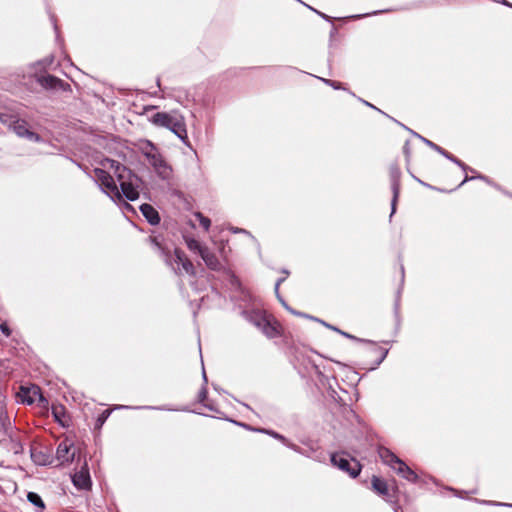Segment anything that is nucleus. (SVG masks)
<instances>
[{"instance_id":"nucleus-1","label":"nucleus","mask_w":512,"mask_h":512,"mask_svg":"<svg viewBox=\"0 0 512 512\" xmlns=\"http://www.w3.org/2000/svg\"><path fill=\"white\" fill-rule=\"evenodd\" d=\"M102 166L112 170L117 177L121 188V196H125L127 200L134 201L139 197L138 177L133 175L129 169L116 160L105 159Z\"/></svg>"},{"instance_id":"nucleus-2","label":"nucleus","mask_w":512,"mask_h":512,"mask_svg":"<svg viewBox=\"0 0 512 512\" xmlns=\"http://www.w3.org/2000/svg\"><path fill=\"white\" fill-rule=\"evenodd\" d=\"M150 122L157 127L166 128L170 130L181 141L186 143L188 136L185 118L179 112H157L151 116Z\"/></svg>"},{"instance_id":"nucleus-3","label":"nucleus","mask_w":512,"mask_h":512,"mask_svg":"<svg viewBox=\"0 0 512 512\" xmlns=\"http://www.w3.org/2000/svg\"><path fill=\"white\" fill-rule=\"evenodd\" d=\"M379 456L386 465L390 466L402 478L412 483H416L418 481V475L416 472L389 449L380 448Z\"/></svg>"},{"instance_id":"nucleus-4","label":"nucleus","mask_w":512,"mask_h":512,"mask_svg":"<svg viewBox=\"0 0 512 512\" xmlns=\"http://www.w3.org/2000/svg\"><path fill=\"white\" fill-rule=\"evenodd\" d=\"M106 169L107 168L104 166L103 168H95L93 171L94 178L102 191L107 194L113 201L121 200V194L116 185V182L113 176L107 172Z\"/></svg>"},{"instance_id":"nucleus-5","label":"nucleus","mask_w":512,"mask_h":512,"mask_svg":"<svg viewBox=\"0 0 512 512\" xmlns=\"http://www.w3.org/2000/svg\"><path fill=\"white\" fill-rule=\"evenodd\" d=\"M165 261L179 275L183 273L188 275L195 274V268L193 263L180 249H175L173 255L165 254Z\"/></svg>"},{"instance_id":"nucleus-6","label":"nucleus","mask_w":512,"mask_h":512,"mask_svg":"<svg viewBox=\"0 0 512 512\" xmlns=\"http://www.w3.org/2000/svg\"><path fill=\"white\" fill-rule=\"evenodd\" d=\"M331 463L353 478L358 476L361 471V465L356 460L352 459L351 463L350 460L339 453L331 455Z\"/></svg>"},{"instance_id":"nucleus-7","label":"nucleus","mask_w":512,"mask_h":512,"mask_svg":"<svg viewBox=\"0 0 512 512\" xmlns=\"http://www.w3.org/2000/svg\"><path fill=\"white\" fill-rule=\"evenodd\" d=\"M76 449L72 441L65 439L61 441L56 450L57 460L61 464H67L74 460Z\"/></svg>"},{"instance_id":"nucleus-8","label":"nucleus","mask_w":512,"mask_h":512,"mask_svg":"<svg viewBox=\"0 0 512 512\" xmlns=\"http://www.w3.org/2000/svg\"><path fill=\"white\" fill-rule=\"evenodd\" d=\"M390 173V180H391V188L393 192V198L391 202V215L390 217L395 213L396 211V203L399 197V191H400V175L401 172L397 165H392L389 170Z\"/></svg>"},{"instance_id":"nucleus-9","label":"nucleus","mask_w":512,"mask_h":512,"mask_svg":"<svg viewBox=\"0 0 512 512\" xmlns=\"http://www.w3.org/2000/svg\"><path fill=\"white\" fill-rule=\"evenodd\" d=\"M253 324L259 328L268 338H274L279 335V330L275 323L264 316H256L252 319Z\"/></svg>"},{"instance_id":"nucleus-10","label":"nucleus","mask_w":512,"mask_h":512,"mask_svg":"<svg viewBox=\"0 0 512 512\" xmlns=\"http://www.w3.org/2000/svg\"><path fill=\"white\" fill-rule=\"evenodd\" d=\"M74 486L79 490H88L91 487V478L89 469L85 463L81 469L72 476Z\"/></svg>"},{"instance_id":"nucleus-11","label":"nucleus","mask_w":512,"mask_h":512,"mask_svg":"<svg viewBox=\"0 0 512 512\" xmlns=\"http://www.w3.org/2000/svg\"><path fill=\"white\" fill-rule=\"evenodd\" d=\"M417 137H419L427 146H429L431 149H433L434 151L438 152L439 154H441L442 156H444L445 158H447L448 160H450L451 162L455 163L456 165H458L463 171H467L469 169V167L463 163L462 161H460L459 159H457L455 156H453L452 154H450L449 152H447L446 150H444L443 148H441L440 146H438L437 144L433 143L432 141L416 134Z\"/></svg>"},{"instance_id":"nucleus-12","label":"nucleus","mask_w":512,"mask_h":512,"mask_svg":"<svg viewBox=\"0 0 512 512\" xmlns=\"http://www.w3.org/2000/svg\"><path fill=\"white\" fill-rule=\"evenodd\" d=\"M12 129L19 137H25L32 141H39V136L28 129L25 121H16L13 124Z\"/></svg>"},{"instance_id":"nucleus-13","label":"nucleus","mask_w":512,"mask_h":512,"mask_svg":"<svg viewBox=\"0 0 512 512\" xmlns=\"http://www.w3.org/2000/svg\"><path fill=\"white\" fill-rule=\"evenodd\" d=\"M200 256L209 269L214 271L221 270V262L219 261L217 256L213 252H211L207 247L204 250H201Z\"/></svg>"},{"instance_id":"nucleus-14","label":"nucleus","mask_w":512,"mask_h":512,"mask_svg":"<svg viewBox=\"0 0 512 512\" xmlns=\"http://www.w3.org/2000/svg\"><path fill=\"white\" fill-rule=\"evenodd\" d=\"M39 83L45 87L50 89H63L65 90L67 87H69L68 83L63 82L62 80L58 79L55 76L52 75H45L39 78Z\"/></svg>"},{"instance_id":"nucleus-15","label":"nucleus","mask_w":512,"mask_h":512,"mask_svg":"<svg viewBox=\"0 0 512 512\" xmlns=\"http://www.w3.org/2000/svg\"><path fill=\"white\" fill-rule=\"evenodd\" d=\"M140 149H141L142 154L145 156V158L149 162V164L153 163L155 161H158L157 158L161 156V154L158 151V149L150 141H145L141 145Z\"/></svg>"},{"instance_id":"nucleus-16","label":"nucleus","mask_w":512,"mask_h":512,"mask_svg":"<svg viewBox=\"0 0 512 512\" xmlns=\"http://www.w3.org/2000/svg\"><path fill=\"white\" fill-rule=\"evenodd\" d=\"M157 159L158 161L150 163V165L154 168L159 177L162 179H168L172 173L170 166L165 162L162 155Z\"/></svg>"},{"instance_id":"nucleus-17","label":"nucleus","mask_w":512,"mask_h":512,"mask_svg":"<svg viewBox=\"0 0 512 512\" xmlns=\"http://www.w3.org/2000/svg\"><path fill=\"white\" fill-rule=\"evenodd\" d=\"M140 211L151 225L159 224L160 216L153 206L150 204H142L140 206Z\"/></svg>"},{"instance_id":"nucleus-18","label":"nucleus","mask_w":512,"mask_h":512,"mask_svg":"<svg viewBox=\"0 0 512 512\" xmlns=\"http://www.w3.org/2000/svg\"><path fill=\"white\" fill-rule=\"evenodd\" d=\"M372 487L373 489L380 495L388 494V485L387 483L377 476L372 477Z\"/></svg>"},{"instance_id":"nucleus-19","label":"nucleus","mask_w":512,"mask_h":512,"mask_svg":"<svg viewBox=\"0 0 512 512\" xmlns=\"http://www.w3.org/2000/svg\"><path fill=\"white\" fill-rule=\"evenodd\" d=\"M285 280V278H280L277 280L276 284H275V293L277 295V298L281 301V303L283 304V306L288 310L290 311L292 314L294 315H297V316H301V317H306V318H310V316L306 315V314H303L301 312H297L293 309H291L290 307H288V305L285 303V301L280 297L279 295V287L281 285V283ZM311 319L315 320L316 318H313L311 317Z\"/></svg>"},{"instance_id":"nucleus-20","label":"nucleus","mask_w":512,"mask_h":512,"mask_svg":"<svg viewBox=\"0 0 512 512\" xmlns=\"http://www.w3.org/2000/svg\"><path fill=\"white\" fill-rule=\"evenodd\" d=\"M28 501L37 508V512H43L45 504L39 494L35 492H29L27 494Z\"/></svg>"},{"instance_id":"nucleus-21","label":"nucleus","mask_w":512,"mask_h":512,"mask_svg":"<svg viewBox=\"0 0 512 512\" xmlns=\"http://www.w3.org/2000/svg\"><path fill=\"white\" fill-rule=\"evenodd\" d=\"M258 431L266 433V434L272 436L273 438L280 440L283 444H285L286 446H288L289 448H291L295 451H299V449L296 445L289 443L288 440L283 435H281L273 430L259 429Z\"/></svg>"},{"instance_id":"nucleus-22","label":"nucleus","mask_w":512,"mask_h":512,"mask_svg":"<svg viewBox=\"0 0 512 512\" xmlns=\"http://www.w3.org/2000/svg\"><path fill=\"white\" fill-rule=\"evenodd\" d=\"M187 247L193 251L198 252L199 255L201 254V250H204L206 247L202 246L197 240L193 238H189L186 240Z\"/></svg>"},{"instance_id":"nucleus-23","label":"nucleus","mask_w":512,"mask_h":512,"mask_svg":"<svg viewBox=\"0 0 512 512\" xmlns=\"http://www.w3.org/2000/svg\"><path fill=\"white\" fill-rule=\"evenodd\" d=\"M196 218L199 220V223L200 225L206 230L208 231L209 228H210V225H211V221L209 218L203 216L201 213H196L195 214Z\"/></svg>"},{"instance_id":"nucleus-24","label":"nucleus","mask_w":512,"mask_h":512,"mask_svg":"<svg viewBox=\"0 0 512 512\" xmlns=\"http://www.w3.org/2000/svg\"><path fill=\"white\" fill-rule=\"evenodd\" d=\"M64 414V410H63V407H56V408H53V415L55 417V419L62 425L63 422L61 421V418L60 416Z\"/></svg>"},{"instance_id":"nucleus-25","label":"nucleus","mask_w":512,"mask_h":512,"mask_svg":"<svg viewBox=\"0 0 512 512\" xmlns=\"http://www.w3.org/2000/svg\"><path fill=\"white\" fill-rule=\"evenodd\" d=\"M206 398H207V388L205 385H203L198 393V401L200 403H204Z\"/></svg>"},{"instance_id":"nucleus-26","label":"nucleus","mask_w":512,"mask_h":512,"mask_svg":"<svg viewBox=\"0 0 512 512\" xmlns=\"http://www.w3.org/2000/svg\"><path fill=\"white\" fill-rule=\"evenodd\" d=\"M0 330L7 337L10 336V334H11V330L6 323L0 324Z\"/></svg>"},{"instance_id":"nucleus-27","label":"nucleus","mask_w":512,"mask_h":512,"mask_svg":"<svg viewBox=\"0 0 512 512\" xmlns=\"http://www.w3.org/2000/svg\"><path fill=\"white\" fill-rule=\"evenodd\" d=\"M109 415H110L109 410L103 411L102 414L98 418V422L102 425L106 421V419L109 417Z\"/></svg>"},{"instance_id":"nucleus-28","label":"nucleus","mask_w":512,"mask_h":512,"mask_svg":"<svg viewBox=\"0 0 512 512\" xmlns=\"http://www.w3.org/2000/svg\"><path fill=\"white\" fill-rule=\"evenodd\" d=\"M323 81L330 85L331 87H333L334 89H340L341 88V83L339 82H336V81H332V80H328V79H323Z\"/></svg>"},{"instance_id":"nucleus-29","label":"nucleus","mask_w":512,"mask_h":512,"mask_svg":"<svg viewBox=\"0 0 512 512\" xmlns=\"http://www.w3.org/2000/svg\"><path fill=\"white\" fill-rule=\"evenodd\" d=\"M315 320H316V321H318V322H321L323 325H325L326 327H328V328H330V329H332V330H334V331H337V332H339V331H340L338 328H336V327H334V326H332V325H330V324H327V323H325L324 321H321V320H319V319H317V318H316Z\"/></svg>"},{"instance_id":"nucleus-30","label":"nucleus","mask_w":512,"mask_h":512,"mask_svg":"<svg viewBox=\"0 0 512 512\" xmlns=\"http://www.w3.org/2000/svg\"><path fill=\"white\" fill-rule=\"evenodd\" d=\"M340 334H342L343 336L347 337V338H351V339H354V336L346 333V332H343V331H339Z\"/></svg>"},{"instance_id":"nucleus-31","label":"nucleus","mask_w":512,"mask_h":512,"mask_svg":"<svg viewBox=\"0 0 512 512\" xmlns=\"http://www.w3.org/2000/svg\"><path fill=\"white\" fill-rule=\"evenodd\" d=\"M202 376H203V381H204V384L206 386V383H207V376H206V373H205V370L203 369V372H202Z\"/></svg>"},{"instance_id":"nucleus-32","label":"nucleus","mask_w":512,"mask_h":512,"mask_svg":"<svg viewBox=\"0 0 512 512\" xmlns=\"http://www.w3.org/2000/svg\"><path fill=\"white\" fill-rule=\"evenodd\" d=\"M24 401H26L28 404H32L35 401V399L32 397H28V398L24 399Z\"/></svg>"},{"instance_id":"nucleus-33","label":"nucleus","mask_w":512,"mask_h":512,"mask_svg":"<svg viewBox=\"0 0 512 512\" xmlns=\"http://www.w3.org/2000/svg\"><path fill=\"white\" fill-rule=\"evenodd\" d=\"M151 241L155 244V246H157L159 249H161V250H162V248H161L160 244L156 241V239H155V238H151Z\"/></svg>"},{"instance_id":"nucleus-34","label":"nucleus","mask_w":512,"mask_h":512,"mask_svg":"<svg viewBox=\"0 0 512 512\" xmlns=\"http://www.w3.org/2000/svg\"><path fill=\"white\" fill-rule=\"evenodd\" d=\"M474 178H475V177H468V176H466V177L464 178V180L462 181L461 185H462V184H464L465 182L469 181V180L474 179Z\"/></svg>"},{"instance_id":"nucleus-35","label":"nucleus","mask_w":512,"mask_h":512,"mask_svg":"<svg viewBox=\"0 0 512 512\" xmlns=\"http://www.w3.org/2000/svg\"><path fill=\"white\" fill-rule=\"evenodd\" d=\"M20 448H21V446L19 444H16L14 447L15 453H18Z\"/></svg>"},{"instance_id":"nucleus-36","label":"nucleus","mask_w":512,"mask_h":512,"mask_svg":"<svg viewBox=\"0 0 512 512\" xmlns=\"http://www.w3.org/2000/svg\"><path fill=\"white\" fill-rule=\"evenodd\" d=\"M476 178L483 179V180H485V181L489 182V181L487 180V178H486V177L481 176V175L477 176Z\"/></svg>"},{"instance_id":"nucleus-37","label":"nucleus","mask_w":512,"mask_h":512,"mask_svg":"<svg viewBox=\"0 0 512 512\" xmlns=\"http://www.w3.org/2000/svg\"><path fill=\"white\" fill-rule=\"evenodd\" d=\"M317 13H318L321 17H323V18H325V19L327 18V16H326L325 14H323V13H320V12H317Z\"/></svg>"},{"instance_id":"nucleus-38","label":"nucleus","mask_w":512,"mask_h":512,"mask_svg":"<svg viewBox=\"0 0 512 512\" xmlns=\"http://www.w3.org/2000/svg\"><path fill=\"white\" fill-rule=\"evenodd\" d=\"M386 354H387V351L383 354V356H382V358H381L380 362H381V361L386 357Z\"/></svg>"},{"instance_id":"nucleus-39","label":"nucleus","mask_w":512,"mask_h":512,"mask_svg":"<svg viewBox=\"0 0 512 512\" xmlns=\"http://www.w3.org/2000/svg\"><path fill=\"white\" fill-rule=\"evenodd\" d=\"M364 103L370 107H373L369 102L364 101Z\"/></svg>"},{"instance_id":"nucleus-40","label":"nucleus","mask_w":512,"mask_h":512,"mask_svg":"<svg viewBox=\"0 0 512 512\" xmlns=\"http://www.w3.org/2000/svg\"><path fill=\"white\" fill-rule=\"evenodd\" d=\"M512 507V505H510Z\"/></svg>"}]
</instances>
